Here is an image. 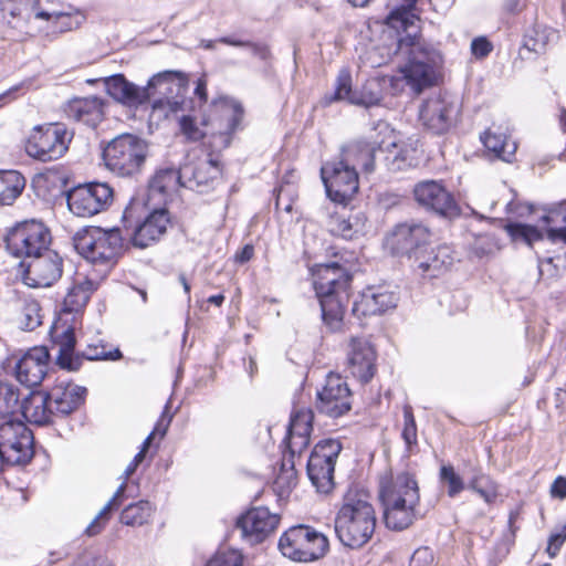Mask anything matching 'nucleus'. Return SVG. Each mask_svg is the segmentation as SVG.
I'll return each instance as SVG.
<instances>
[{
    "label": "nucleus",
    "instance_id": "nucleus-1",
    "mask_svg": "<svg viewBox=\"0 0 566 566\" xmlns=\"http://www.w3.org/2000/svg\"><path fill=\"white\" fill-rule=\"evenodd\" d=\"M417 0H390L391 12L386 18L388 38L391 44L382 49L380 60L374 64L388 62L401 52L408 56L406 64L400 66L398 74L389 76V87L394 95L408 86L412 93L420 94L424 88L437 83L439 69L442 64L440 52L418 36V15L413 12Z\"/></svg>",
    "mask_w": 566,
    "mask_h": 566
},
{
    "label": "nucleus",
    "instance_id": "nucleus-2",
    "mask_svg": "<svg viewBox=\"0 0 566 566\" xmlns=\"http://www.w3.org/2000/svg\"><path fill=\"white\" fill-rule=\"evenodd\" d=\"M106 93L116 102L126 106H137L148 102L156 94L164 97L153 103V115L167 118L185 111L186 101L180 94L186 91L188 77L177 71H165L154 75L146 86L129 82L123 74H114L103 80Z\"/></svg>",
    "mask_w": 566,
    "mask_h": 566
},
{
    "label": "nucleus",
    "instance_id": "nucleus-3",
    "mask_svg": "<svg viewBox=\"0 0 566 566\" xmlns=\"http://www.w3.org/2000/svg\"><path fill=\"white\" fill-rule=\"evenodd\" d=\"M0 19L17 35H31L41 25L53 32L77 29L84 17L77 11H62L52 0H0Z\"/></svg>",
    "mask_w": 566,
    "mask_h": 566
},
{
    "label": "nucleus",
    "instance_id": "nucleus-4",
    "mask_svg": "<svg viewBox=\"0 0 566 566\" xmlns=\"http://www.w3.org/2000/svg\"><path fill=\"white\" fill-rule=\"evenodd\" d=\"M378 499L387 528L403 531L422 517L420 489L415 474L408 471L381 475Z\"/></svg>",
    "mask_w": 566,
    "mask_h": 566
},
{
    "label": "nucleus",
    "instance_id": "nucleus-5",
    "mask_svg": "<svg viewBox=\"0 0 566 566\" xmlns=\"http://www.w3.org/2000/svg\"><path fill=\"white\" fill-rule=\"evenodd\" d=\"M376 525L371 494L360 484L349 485L335 517L337 538L344 546L359 548L371 538Z\"/></svg>",
    "mask_w": 566,
    "mask_h": 566
},
{
    "label": "nucleus",
    "instance_id": "nucleus-6",
    "mask_svg": "<svg viewBox=\"0 0 566 566\" xmlns=\"http://www.w3.org/2000/svg\"><path fill=\"white\" fill-rule=\"evenodd\" d=\"M350 275L337 263L319 264L313 272V285L319 300L324 323L332 329L342 327L349 301Z\"/></svg>",
    "mask_w": 566,
    "mask_h": 566
},
{
    "label": "nucleus",
    "instance_id": "nucleus-7",
    "mask_svg": "<svg viewBox=\"0 0 566 566\" xmlns=\"http://www.w3.org/2000/svg\"><path fill=\"white\" fill-rule=\"evenodd\" d=\"M95 289L96 286L93 281L84 280L71 287L64 297L62 314L52 332V336L59 345L56 363L63 369H78L80 360L73 355L75 347L74 329L71 326H64L62 322L67 323L66 316L70 314H78L85 307Z\"/></svg>",
    "mask_w": 566,
    "mask_h": 566
},
{
    "label": "nucleus",
    "instance_id": "nucleus-8",
    "mask_svg": "<svg viewBox=\"0 0 566 566\" xmlns=\"http://www.w3.org/2000/svg\"><path fill=\"white\" fill-rule=\"evenodd\" d=\"M148 153L145 139L133 134H122L107 144L103 158L111 171L119 176H133L142 170Z\"/></svg>",
    "mask_w": 566,
    "mask_h": 566
},
{
    "label": "nucleus",
    "instance_id": "nucleus-9",
    "mask_svg": "<svg viewBox=\"0 0 566 566\" xmlns=\"http://www.w3.org/2000/svg\"><path fill=\"white\" fill-rule=\"evenodd\" d=\"M279 549L294 562L308 563L326 554L328 539L315 528L300 524L290 527L281 535Z\"/></svg>",
    "mask_w": 566,
    "mask_h": 566
},
{
    "label": "nucleus",
    "instance_id": "nucleus-10",
    "mask_svg": "<svg viewBox=\"0 0 566 566\" xmlns=\"http://www.w3.org/2000/svg\"><path fill=\"white\" fill-rule=\"evenodd\" d=\"M123 248V238L118 229L95 228L75 238V249L88 262L112 266Z\"/></svg>",
    "mask_w": 566,
    "mask_h": 566
},
{
    "label": "nucleus",
    "instance_id": "nucleus-11",
    "mask_svg": "<svg viewBox=\"0 0 566 566\" xmlns=\"http://www.w3.org/2000/svg\"><path fill=\"white\" fill-rule=\"evenodd\" d=\"M72 138L73 134L64 125L36 126L27 139L25 153L43 163L57 160L67 151Z\"/></svg>",
    "mask_w": 566,
    "mask_h": 566
},
{
    "label": "nucleus",
    "instance_id": "nucleus-12",
    "mask_svg": "<svg viewBox=\"0 0 566 566\" xmlns=\"http://www.w3.org/2000/svg\"><path fill=\"white\" fill-rule=\"evenodd\" d=\"M342 449L340 440L334 438L323 439L313 448L306 472L317 492L327 494L333 490L335 464Z\"/></svg>",
    "mask_w": 566,
    "mask_h": 566
},
{
    "label": "nucleus",
    "instance_id": "nucleus-13",
    "mask_svg": "<svg viewBox=\"0 0 566 566\" xmlns=\"http://www.w3.org/2000/svg\"><path fill=\"white\" fill-rule=\"evenodd\" d=\"M50 241L48 228L35 220L17 224L6 238L7 249L11 254L29 260L49 250Z\"/></svg>",
    "mask_w": 566,
    "mask_h": 566
},
{
    "label": "nucleus",
    "instance_id": "nucleus-14",
    "mask_svg": "<svg viewBox=\"0 0 566 566\" xmlns=\"http://www.w3.org/2000/svg\"><path fill=\"white\" fill-rule=\"evenodd\" d=\"M388 78L389 76L367 80L360 91H353L350 73L347 70H342L336 78L335 92L325 96V104L346 101L366 108L377 106L382 99V87L389 86V82L385 83V80Z\"/></svg>",
    "mask_w": 566,
    "mask_h": 566
},
{
    "label": "nucleus",
    "instance_id": "nucleus-15",
    "mask_svg": "<svg viewBox=\"0 0 566 566\" xmlns=\"http://www.w3.org/2000/svg\"><path fill=\"white\" fill-rule=\"evenodd\" d=\"M113 198V189L104 182L77 186L66 196L69 210L80 218H90L106 210Z\"/></svg>",
    "mask_w": 566,
    "mask_h": 566
},
{
    "label": "nucleus",
    "instance_id": "nucleus-16",
    "mask_svg": "<svg viewBox=\"0 0 566 566\" xmlns=\"http://www.w3.org/2000/svg\"><path fill=\"white\" fill-rule=\"evenodd\" d=\"M321 176L328 197L335 202L344 203L358 191V171L346 161L338 159L324 164Z\"/></svg>",
    "mask_w": 566,
    "mask_h": 566
},
{
    "label": "nucleus",
    "instance_id": "nucleus-17",
    "mask_svg": "<svg viewBox=\"0 0 566 566\" xmlns=\"http://www.w3.org/2000/svg\"><path fill=\"white\" fill-rule=\"evenodd\" d=\"M34 455L30 427H0V460L3 465H24Z\"/></svg>",
    "mask_w": 566,
    "mask_h": 566
},
{
    "label": "nucleus",
    "instance_id": "nucleus-18",
    "mask_svg": "<svg viewBox=\"0 0 566 566\" xmlns=\"http://www.w3.org/2000/svg\"><path fill=\"white\" fill-rule=\"evenodd\" d=\"M281 516L265 506H256L241 514L235 521V531L248 545L262 543L280 524Z\"/></svg>",
    "mask_w": 566,
    "mask_h": 566
},
{
    "label": "nucleus",
    "instance_id": "nucleus-19",
    "mask_svg": "<svg viewBox=\"0 0 566 566\" xmlns=\"http://www.w3.org/2000/svg\"><path fill=\"white\" fill-rule=\"evenodd\" d=\"M458 114L455 102L448 95L432 94L419 108V119L424 127L436 134L444 133L452 125Z\"/></svg>",
    "mask_w": 566,
    "mask_h": 566
},
{
    "label": "nucleus",
    "instance_id": "nucleus-20",
    "mask_svg": "<svg viewBox=\"0 0 566 566\" xmlns=\"http://www.w3.org/2000/svg\"><path fill=\"white\" fill-rule=\"evenodd\" d=\"M317 409L319 412L338 418L350 410V390L347 382L338 374L329 373L321 390L317 391Z\"/></svg>",
    "mask_w": 566,
    "mask_h": 566
},
{
    "label": "nucleus",
    "instance_id": "nucleus-21",
    "mask_svg": "<svg viewBox=\"0 0 566 566\" xmlns=\"http://www.w3.org/2000/svg\"><path fill=\"white\" fill-rule=\"evenodd\" d=\"M21 266L24 268L23 281L31 287L51 286L62 275V259L50 249L22 262Z\"/></svg>",
    "mask_w": 566,
    "mask_h": 566
},
{
    "label": "nucleus",
    "instance_id": "nucleus-22",
    "mask_svg": "<svg viewBox=\"0 0 566 566\" xmlns=\"http://www.w3.org/2000/svg\"><path fill=\"white\" fill-rule=\"evenodd\" d=\"M50 353L44 346L30 348L14 361L15 379L28 388H33L43 381L48 375Z\"/></svg>",
    "mask_w": 566,
    "mask_h": 566
},
{
    "label": "nucleus",
    "instance_id": "nucleus-23",
    "mask_svg": "<svg viewBox=\"0 0 566 566\" xmlns=\"http://www.w3.org/2000/svg\"><path fill=\"white\" fill-rule=\"evenodd\" d=\"M453 251L448 245H438L429 248L428 245L421 251L411 254V266L413 271L423 277H438L444 274L453 264Z\"/></svg>",
    "mask_w": 566,
    "mask_h": 566
},
{
    "label": "nucleus",
    "instance_id": "nucleus-24",
    "mask_svg": "<svg viewBox=\"0 0 566 566\" xmlns=\"http://www.w3.org/2000/svg\"><path fill=\"white\" fill-rule=\"evenodd\" d=\"M397 294L388 286L365 289L353 304V314L357 317L380 315L397 305Z\"/></svg>",
    "mask_w": 566,
    "mask_h": 566
},
{
    "label": "nucleus",
    "instance_id": "nucleus-25",
    "mask_svg": "<svg viewBox=\"0 0 566 566\" xmlns=\"http://www.w3.org/2000/svg\"><path fill=\"white\" fill-rule=\"evenodd\" d=\"M413 197L418 205L439 214L447 216L455 208L451 193L436 180L418 182L413 188Z\"/></svg>",
    "mask_w": 566,
    "mask_h": 566
},
{
    "label": "nucleus",
    "instance_id": "nucleus-26",
    "mask_svg": "<svg viewBox=\"0 0 566 566\" xmlns=\"http://www.w3.org/2000/svg\"><path fill=\"white\" fill-rule=\"evenodd\" d=\"M376 353L369 342L352 338L347 352V368L361 382H368L376 373Z\"/></svg>",
    "mask_w": 566,
    "mask_h": 566
},
{
    "label": "nucleus",
    "instance_id": "nucleus-27",
    "mask_svg": "<svg viewBox=\"0 0 566 566\" xmlns=\"http://www.w3.org/2000/svg\"><path fill=\"white\" fill-rule=\"evenodd\" d=\"M180 169L184 187L196 191H202V187L221 175L219 163L213 158H203L197 163H188Z\"/></svg>",
    "mask_w": 566,
    "mask_h": 566
},
{
    "label": "nucleus",
    "instance_id": "nucleus-28",
    "mask_svg": "<svg viewBox=\"0 0 566 566\" xmlns=\"http://www.w3.org/2000/svg\"><path fill=\"white\" fill-rule=\"evenodd\" d=\"M430 239L429 229L421 223H402L394 232L396 249L411 261V254L427 247Z\"/></svg>",
    "mask_w": 566,
    "mask_h": 566
},
{
    "label": "nucleus",
    "instance_id": "nucleus-29",
    "mask_svg": "<svg viewBox=\"0 0 566 566\" xmlns=\"http://www.w3.org/2000/svg\"><path fill=\"white\" fill-rule=\"evenodd\" d=\"M169 223L168 212L158 209L147 216L134 231L132 242L135 247L144 249L156 242L166 232Z\"/></svg>",
    "mask_w": 566,
    "mask_h": 566
},
{
    "label": "nucleus",
    "instance_id": "nucleus-30",
    "mask_svg": "<svg viewBox=\"0 0 566 566\" xmlns=\"http://www.w3.org/2000/svg\"><path fill=\"white\" fill-rule=\"evenodd\" d=\"M367 218L361 211L334 212L331 214L328 227L333 234L352 240L366 232Z\"/></svg>",
    "mask_w": 566,
    "mask_h": 566
},
{
    "label": "nucleus",
    "instance_id": "nucleus-31",
    "mask_svg": "<svg viewBox=\"0 0 566 566\" xmlns=\"http://www.w3.org/2000/svg\"><path fill=\"white\" fill-rule=\"evenodd\" d=\"M375 144L364 140L348 143L342 148L340 160L346 161L347 166L355 167L357 171L360 168L364 172H373L375 168Z\"/></svg>",
    "mask_w": 566,
    "mask_h": 566
},
{
    "label": "nucleus",
    "instance_id": "nucleus-32",
    "mask_svg": "<svg viewBox=\"0 0 566 566\" xmlns=\"http://www.w3.org/2000/svg\"><path fill=\"white\" fill-rule=\"evenodd\" d=\"M51 407L52 401L49 392H32L21 405V413L25 424H48L51 421ZM15 424H24V422L18 420Z\"/></svg>",
    "mask_w": 566,
    "mask_h": 566
},
{
    "label": "nucleus",
    "instance_id": "nucleus-33",
    "mask_svg": "<svg viewBox=\"0 0 566 566\" xmlns=\"http://www.w3.org/2000/svg\"><path fill=\"white\" fill-rule=\"evenodd\" d=\"M66 114L70 118L94 127L103 118V102L98 97L76 98L69 103Z\"/></svg>",
    "mask_w": 566,
    "mask_h": 566
},
{
    "label": "nucleus",
    "instance_id": "nucleus-34",
    "mask_svg": "<svg viewBox=\"0 0 566 566\" xmlns=\"http://www.w3.org/2000/svg\"><path fill=\"white\" fill-rule=\"evenodd\" d=\"M85 394L86 389L84 387L74 384L56 386L49 392L55 410L63 415H67L77 408L84 400Z\"/></svg>",
    "mask_w": 566,
    "mask_h": 566
},
{
    "label": "nucleus",
    "instance_id": "nucleus-35",
    "mask_svg": "<svg viewBox=\"0 0 566 566\" xmlns=\"http://www.w3.org/2000/svg\"><path fill=\"white\" fill-rule=\"evenodd\" d=\"M481 140L484 147L493 153L496 158L506 163L512 161L516 151V144L509 139L505 134L489 129L481 136Z\"/></svg>",
    "mask_w": 566,
    "mask_h": 566
},
{
    "label": "nucleus",
    "instance_id": "nucleus-36",
    "mask_svg": "<svg viewBox=\"0 0 566 566\" xmlns=\"http://www.w3.org/2000/svg\"><path fill=\"white\" fill-rule=\"evenodd\" d=\"M25 187L24 177L17 170L0 171V206L11 205Z\"/></svg>",
    "mask_w": 566,
    "mask_h": 566
},
{
    "label": "nucleus",
    "instance_id": "nucleus-37",
    "mask_svg": "<svg viewBox=\"0 0 566 566\" xmlns=\"http://www.w3.org/2000/svg\"><path fill=\"white\" fill-rule=\"evenodd\" d=\"M178 187H184V178L181 177V169L174 168L159 169L149 182L150 195L159 193L167 196Z\"/></svg>",
    "mask_w": 566,
    "mask_h": 566
},
{
    "label": "nucleus",
    "instance_id": "nucleus-38",
    "mask_svg": "<svg viewBox=\"0 0 566 566\" xmlns=\"http://www.w3.org/2000/svg\"><path fill=\"white\" fill-rule=\"evenodd\" d=\"M155 512V506L147 500L130 503L120 512L119 521L127 526H143L148 524Z\"/></svg>",
    "mask_w": 566,
    "mask_h": 566
},
{
    "label": "nucleus",
    "instance_id": "nucleus-39",
    "mask_svg": "<svg viewBox=\"0 0 566 566\" xmlns=\"http://www.w3.org/2000/svg\"><path fill=\"white\" fill-rule=\"evenodd\" d=\"M504 229L514 243H523L533 250L537 243L545 242V234L535 226L509 222Z\"/></svg>",
    "mask_w": 566,
    "mask_h": 566
},
{
    "label": "nucleus",
    "instance_id": "nucleus-40",
    "mask_svg": "<svg viewBox=\"0 0 566 566\" xmlns=\"http://www.w3.org/2000/svg\"><path fill=\"white\" fill-rule=\"evenodd\" d=\"M296 483L297 473L295 470V462L292 459H286V455L283 454L280 469L273 481V491L279 497H283L290 494Z\"/></svg>",
    "mask_w": 566,
    "mask_h": 566
},
{
    "label": "nucleus",
    "instance_id": "nucleus-41",
    "mask_svg": "<svg viewBox=\"0 0 566 566\" xmlns=\"http://www.w3.org/2000/svg\"><path fill=\"white\" fill-rule=\"evenodd\" d=\"M313 427H287L284 443L286 459L294 460L296 454H301L307 449Z\"/></svg>",
    "mask_w": 566,
    "mask_h": 566
},
{
    "label": "nucleus",
    "instance_id": "nucleus-42",
    "mask_svg": "<svg viewBox=\"0 0 566 566\" xmlns=\"http://www.w3.org/2000/svg\"><path fill=\"white\" fill-rule=\"evenodd\" d=\"M125 485L120 484L112 496V499L105 504V506L98 512L94 520L86 526L84 534L92 537L99 534L109 521L111 514L114 510L120 506V499L123 496Z\"/></svg>",
    "mask_w": 566,
    "mask_h": 566
},
{
    "label": "nucleus",
    "instance_id": "nucleus-43",
    "mask_svg": "<svg viewBox=\"0 0 566 566\" xmlns=\"http://www.w3.org/2000/svg\"><path fill=\"white\" fill-rule=\"evenodd\" d=\"M558 39V33L553 28L536 24L524 39V46L535 53H542L547 45Z\"/></svg>",
    "mask_w": 566,
    "mask_h": 566
},
{
    "label": "nucleus",
    "instance_id": "nucleus-44",
    "mask_svg": "<svg viewBox=\"0 0 566 566\" xmlns=\"http://www.w3.org/2000/svg\"><path fill=\"white\" fill-rule=\"evenodd\" d=\"M518 517L517 511H511L509 515V535H505L501 539H499L492 551L489 554V563L493 566H496L501 563L510 553L512 545L514 544L515 534L517 527L515 526V522Z\"/></svg>",
    "mask_w": 566,
    "mask_h": 566
},
{
    "label": "nucleus",
    "instance_id": "nucleus-45",
    "mask_svg": "<svg viewBox=\"0 0 566 566\" xmlns=\"http://www.w3.org/2000/svg\"><path fill=\"white\" fill-rule=\"evenodd\" d=\"M18 402V389L12 384L0 382V419L4 420L2 424H15L10 416L13 415Z\"/></svg>",
    "mask_w": 566,
    "mask_h": 566
},
{
    "label": "nucleus",
    "instance_id": "nucleus-46",
    "mask_svg": "<svg viewBox=\"0 0 566 566\" xmlns=\"http://www.w3.org/2000/svg\"><path fill=\"white\" fill-rule=\"evenodd\" d=\"M216 42L231 45V46H237V48H248V49H250V51L253 55L259 56L262 60H265L269 56V50L266 46L260 45L256 43H252L250 41L242 40V39H239V38H235L232 35L222 36L216 41L202 40L200 45L206 50H212V49H214Z\"/></svg>",
    "mask_w": 566,
    "mask_h": 566
},
{
    "label": "nucleus",
    "instance_id": "nucleus-47",
    "mask_svg": "<svg viewBox=\"0 0 566 566\" xmlns=\"http://www.w3.org/2000/svg\"><path fill=\"white\" fill-rule=\"evenodd\" d=\"M469 489L478 493L489 504L493 503L497 497L496 484L481 472L472 476Z\"/></svg>",
    "mask_w": 566,
    "mask_h": 566
},
{
    "label": "nucleus",
    "instance_id": "nucleus-48",
    "mask_svg": "<svg viewBox=\"0 0 566 566\" xmlns=\"http://www.w3.org/2000/svg\"><path fill=\"white\" fill-rule=\"evenodd\" d=\"M244 555L239 549L229 548L216 552L205 566H243Z\"/></svg>",
    "mask_w": 566,
    "mask_h": 566
},
{
    "label": "nucleus",
    "instance_id": "nucleus-49",
    "mask_svg": "<svg viewBox=\"0 0 566 566\" xmlns=\"http://www.w3.org/2000/svg\"><path fill=\"white\" fill-rule=\"evenodd\" d=\"M83 356L88 360H116L122 357V354L118 348H111L107 344L98 342L88 344Z\"/></svg>",
    "mask_w": 566,
    "mask_h": 566
},
{
    "label": "nucleus",
    "instance_id": "nucleus-50",
    "mask_svg": "<svg viewBox=\"0 0 566 566\" xmlns=\"http://www.w3.org/2000/svg\"><path fill=\"white\" fill-rule=\"evenodd\" d=\"M205 126H207L206 120L198 123L195 117L189 115H182L179 118L180 132L191 142L200 140L206 135Z\"/></svg>",
    "mask_w": 566,
    "mask_h": 566
},
{
    "label": "nucleus",
    "instance_id": "nucleus-51",
    "mask_svg": "<svg viewBox=\"0 0 566 566\" xmlns=\"http://www.w3.org/2000/svg\"><path fill=\"white\" fill-rule=\"evenodd\" d=\"M440 481L448 486V495L455 497L464 490L462 478L455 472L452 465H442L440 469Z\"/></svg>",
    "mask_w": 566,
    "mask_h": 566
},
{
    "label": "nucleus",
    "instance_id": "nucleus-52",
    "mask_svg": "<svg viewBox=\"0 0 566 566\" xmlns=\"http://www.w3.org/2000/svg\"><path fill=\"white\" fill-rule=\"evenodd\" d=\"M19 319L22 328L28 331L36 328L41 324L39 304L35 301L25 303Z\"/></svg>",
    "mask_w": 566,
    "mask_h": 566
},
{
    "label": "nucleus",
    "instance_id": "nucleus-53",
    "mask_svg": "<svg viewBox=\"0 0 566 566\" xmlns=\"http://www.w3.org/2000/svg\"><path fill=\"white\" fill-rule=\"evenodd\" d=\"M566 541V523L557 526L548 537L546 552L549 557H555Z\"/></svg>",
    "mask_w": 566,
    "mask_h": 566
},
{
    "label": "nucleus",
    "instance_id": "nucleus-54",
    "mask_svg": "<svg viewBox=\"0 0 566 566\" xmlns=\"http://www.w3.org/2000/svg\"><path fill=\"white\" fill-rule=\"evenodd\" d=\"M432 551L429 547H420L412 554L409 566H432Z\"/></svg>",
    "mask_w": 566,
    "mask_h": 566
},
{
    "label": "nucleus",
    "instance_id": "nucleus-55",
    "mask_svg": "<svg viewBox=\"0 0 566 566\" xmlns=\"http://www.w3.org/2000/svg\"><path fill=\"white\" fill-rule=\"evenodd\" d=\"M492 49V43L485 36L475 38L471 42V52L476 59H483L488 56Z\"/></svg>",
    "mask_w": 566,
    "mask_h": 566
},
{
    "label": "nucleus",
    "instance_id": "nucleus-56",
    "mask_svg": "<svg viewBox=\"0 0 566 566\" xmlns=\"http://www.w3.org/2000/svg\"><path fill=\"white\" fill-rule=\"evenodd\" d=\"M313 410L306 407H300L292 412L289 424H313Z\"/></svg>",
    "mask_w": 566,
    "mask_h": 566
},
{
    "label": "nucleus",
    "instance_id": "nucleus-57",
    "mask_svg": "<svg viewBox=\"0 0 566 566\" xmlns=\"http://www.w3.org/2000/svg\"><path fill=\"white\" fill-rule=\"evenodd\" d=\"M417 428L418 427H403L401 431V438L403 439L406 449L409 453H412L418 447Z\"/></svg>",
    "mask_w": 566,
    "mask_h": 566
},
{
    "label": "nucleus",
    "instance_id": "nucleus-58",
    "mask_svg": "<svg viewBox=\"0 0 566 566\" xmlns=\"http://www.w3.org/2000/svg\"><path fill=\"white\" fill-rule=\"evenodd\" d=\"M552 497L564 500L566 499V478L557 476L551 485Z\"/></svg>",
    "mask_w": 566,
    "mask_h": 566
},
{
    "label": "nucleus",
    "instance_id": "nucleus-59",
    "mask_svg": "<svg viewBox=\"0 0 566 566\" xmlns=\"http://www.w3.org/2000/svg\"><path fill=\"white\" fill-rule=\"evenodd\" d=\"M546 240L556 243V242H563L566 244V227L559 228V229H547L546 231Z\"/></svg>",
    "mask_w": 566,
    "mask_h": 566
},
{
    "label": "nucleus",
    "instance_id": "nucleus-60",
    "mask_svg": "<svg viewBox=\"0 0 566 566\" xmlns=\"http://www.w3.org/2000/svg\"><path fill=\"white\" fill-rule=\"evenodd\" d=\"M195 95L199 97L202 103H206L208 99L207 93V78L206 76H201L196 82Z\"/></svg>",
    "mask_w": 566,
    "mask_h": 566
},
{
    "label": "nucleus",
    "instance_id": "nucleus-61",
    "mask_svg": "<svg viewBox=\"0 0 566 566\" xmlns=\"http://www.w3.org/2000/svg\"><path fill=\"white\" fill-rule=\"evenodd\" d=\"M254 254V248L250 244L243 247V249L235 254V260L240 263L248 262Z\"/></svg>",
    "mask_w": 566,
    "mask_h": 566
},
{
    "label": "nucleus",
    "instance_id": "nucleus-62",
    "mask_svg": "<svg viewBox=\"0 0 566 566\" xmlns=\"http://www.w3.org/2000/svg\"><path fill=\"white\" fill-rule=\"evenodd\" d=\"M555 402L556 408L559 409L560 412L566 411V390L558 389L555 392Z\"/></svg>",
    "mask_w": 566,
    "mask_h": 566
},
{
    "label": "nucleus",
    "instance_id": "nucleus-63",
    "mask_svg": "<svg viewBox=\"0 0 566 566\" xmlns=\"http://www.w3.org/2000/svg\"><path fill=\"white\" fill-rule=\"evenodd\" d=\"M240 115H241L240 107L234 106L233 114L231 115V118L229 119L228 126L226 128V133H231L235 129V127L239 123Z\"/></svg>",
    "mask_w": 566,
    "mask_h": 566
},
{
    "label": "nucleus",
    "instance_id": "nucleus-64",
    "mask_svg": "<svg viewBox=\"0 0 566 566\" xmlns=\"http://www.w3.org/2000/svg\"><path fill=\"white\" fill-rule=\"evenodd\" d=\"M505 8L510 12H515L521 8V0H507Z\"/></svg>",
    "mask_w": 566,
    "mask_h": 566
}]
</instances>
